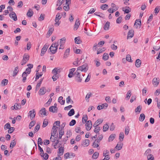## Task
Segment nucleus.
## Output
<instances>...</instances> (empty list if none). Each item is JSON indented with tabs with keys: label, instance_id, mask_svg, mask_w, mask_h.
Wrapping results in <instances>:
<instances>
[{
	"label": "nucleus",
	"instance_id": "37",
	"mask_svg": "<svg viewBox=\"0 0 160 160\" xmlns=\"http://www.w3.org/2000/svg\"><path fill=\"white\" fill-rule=\"evenodd\" d=\"M18 67H16V68H15L14 70L13 71V72L12 76L13 77H15L17 75V73H18Z\"/></svg>",
	"mask_w": 160,
	"mask_h": 160
},
{
	"label": "nucleus",
	"instance_id": "9",
	"mask_svg": "<svg viewBox=\"0 0 160 160\" xmlns=\"http://www.w3.org/2000/svg\"><path fill=\"white\" fill-rule=\"evenodd\" d=\"M108 106V104L105 103L102 104L101 105H99L97 107V109L98 110H100L102 109H106Z\"/></svg>",
	"mask_w": 160,
	"mask_h": 160
},
{
	"label": "nucleus",
	"instance_id": "30",
	"mask_svg": "<svg viewBox=\"0 0 160 160\" xmlns=\"http://www.w3.org/2000/svg\"><path fill=\"white\" fill-rule=\"evenodd\" d=\"M124 134L123 132H121L119 135V139L121 142L122 141L124 138Z\"/></svg>",
	"mask_w": 160,
	"mask_h": 160
},
{
	"label": "nucleus",
	"instance_id": "57",
	"mask_svg": "<svg viewBox=\"0 0 160 160\" xmlns=\"http://www.w3.org/2000/svg\"><path fill=\"white\" fill-rule=\"evenodd\" d=\"M8 80L7 79H3L1 82L2 84H3L4 86L6 85L8 83Z\"/></svg>",
	"mask_w": 160,
	"mask_h": 160
},
{
	"label": "nucleus",
	"instance_id": "28",
	"mask_svg": "<svg viewBox=\"0 0 160 160\" xmlns=\"http://www.w3.org/2000/svg\"><path fill=\"white\" fill-rule=\"evenodd\" d=\"M142 109V107L139 105L135 109V112L139 113L141 111Z\"/></svg>",
	"mask_w": 160,
	"mask_h": 160
},
{
	"label": "nucleus",
	"instance_id": "48",
	"mask_svg": "<svg viewBox=\"0 0 160 160\" xmlns=\"http://www.w3.org/2000/svg\"><path fill=\"white\" fill-rule=\"evenodd\" d=\"M48 124V120L47 119H45L43 122L42 127L45 128L47 126Z\"/></svg>",
	"mask_w": 160,
	"mask_h": 160
},
{
	"label": "nucleus",
	"instance_id": "49",
	"mask_svg": "<svg viewBox=\"0 0 160 160\" xmlns=\"http://www.w3.org/2000/svg\"><path fill=\"white\" fill-rule=\"evenodd\" d=\"M95 128L94 129V132L95 133H96L97 134H99V131H100V128L99 127H94Z\"/></svg>",
	"mask_w": 160,
	"mask_h": 160
},
{
	"label": "nucleus",
	"instance_id": "52",
	"mask_svg": "<svg viewBox=\"0 0 160 160\" xmlns=\"http://www.w3.org/2000/svg\"><path fill=\"white\" fill-rule=\"evenodd\" d=\"M129 128L128 126H127L125 127V133L126 135H128L129 131Z\"/></svg>",
	"mask_w": 160,
	"mask_h": 160
},
{
	"label": "nucleus",
	"instance_id": "2",
	"mask_svg": "<svg viewBox=\"0 0 160 160\" xmlns=\"http://www.w3.org/2000/svg\"><path fill=\"white\" fill-rule=\"evenodd\" d=\"M74 75H75V81L78 82H81L83 77L84 76L83 75L81 74L79 72L77 71L75 72Z\"/></svg>",
	"mask_w": 160,
	"mask_h": 160
},
{
	"label": "nucleus",
	"instance_id": "46",
	"mask_svg": "<svg viewBox=\"0 0 160 160\" xmlns=\"http://www.w3.org/2000/svg\"><path fill=\"white\" fill-rule=\"evenodd\" d=\"M61 18L60 15V13H58L56 15L55 21L56 22H57L58 20H59Z\"/></svg>",
	"mask_w": 160,
	"mask_h": 160
},
{
	"label": "nucleus",
	"instance_id": "53",
	"mask_svg": "<svg viewBox=\"0 0 160 160\" xmlns=\"http://www.w3.org/2000/svg\"><path fill=\"white\" fill-rule=\"evenodd\" d=\"M59 153L61 154H60L59 155H58V157H59L60 155H62L64 152V149H63V148L62 147H60L59 148Z\"/></svg>",
	"mask_w": 160,
	"mask_h": 160
},
{
	"label": "nucleus",
	"instance_id": "62",
	"mask_svg": "<svg viewBox=\"0 0 160 160\" xmlns=\"http://www.w3.org/2000/svg\"><path fill=\"white\" fill-rule=\"evenodd\" d=\"M108 7V5L107 4H103L101 6V9L104 10L106 8H107Z\"/></svg>",
	"mask_w": 160,
	"mask_h": 160
},
{
	"label": "nucleus",
	"instance_id": "59",
	"mask_svg": "<svg viewBox=\"0 0 160 160\" xmlns=\"http://www.w3.org/2000/svg\"><path fill=\"white\" fill-rule=\"evenodd\" d=\"M45 17V14H41L40 16L38 18V20L39 21H42L44 19Z\"/></svg>",
	"mask_w": 160,
	"mask_h": 160
},
{
	"label": "nucleus",
	"instance_id": "47",
	"mask_svg": "<svg viewBox=\"0 0 160 160\" xmlns=\"http://www.w3.org/2000/svg\"><path fill=\"white\" fill-rule=\"evenodd\" d=\"M109 128V127L108 124H104L103 126V131L104 132L108 130Z\"/></svg>",
	"mask_w": 160,
	"mask_h": 160
},
{
	"label": "nucleus",
	"instance_id": "55",
	"mask_svg": "<svg viewBox=\"0 0 160 160\" xmlns=\"http://www.w3.org/2000/svg\"><path fill=\"white\" fill-rule=\"evenodd\" d=\"M137 25L140 26L141 25V21L140 19H137L135 22L134 26H137Z\"/></svg>",
	"mask_w": 160,
	"mask_h": 160
},
{
	"label": "nucleus",
	"instance_id": "50",
	"mask_svg": "<svg viewBox=\"0 0 160 160\" xmlns=\"http://www.w3.org/2000/svg\"><path fill=\"white\" fill-rule=\"evenodd\" d=\"M88 116L87 115H84L82 118V122L83 123H85L88 120Z\"/></svg>",
	"mask_w": 160,
	"mask_h": 160
},
{
	"label": "nucleus",
	"instance_id": "26",
	"mask_svg": "<svg viewBox=\"0 0 160 160\" xmlns=\"http://www.w3.org/2000/svg\"><path fill=\"white\" fill-rule=\"evenodd\" d=\"M27 74L26 72H24L22 74V77L23 78L22 81L24 82H25L26 80V77L27 76Z\"/></svg>",
	"mask_w": 160,
	"mask_h": 160
},
{
	"label": "nucleus",
	"instance_id": "19",
	"mask_svg": "<svg viewBox=\"0 0 160 160\" xmlns=\"http://www.w3.org/2000/svg\"><path fill=\"white\" fill-rule=\"evenodd\" d=\"M89 144V140L88 139H86L82 142V145L83 147H87Z\"/></svg>",
	"mask_w": 160,
	"mask_h": 160
},
{
	"label": "nucleus",
	"instance_id": "3",
	"mask_svg": "<svg viewBox=\"0 0 160 160\" xmlns=\"http://www.w3.org/2000/svg\"><path fill=\"white\" fill-rule=\"evenodd\" d=\"M29 58V55L28 54H24L23 56V59L21 62L22 65H25L28 61Z\"/></svg>",
	"mask_w": 160,
	"mask_h": 160
},
{
	"label": "nucleus",
	"instance_id": "41",
	"mask_svg": "<svg viewBox=\"0 0 160 160\" xmlns=\"http://www.w3.org/2000/svg\"><path fill=\"white\" fill-rule=\"evenodd\" d=\"M15 107V110L20 109L21 108V106L20 104L18 103H16L14 105Z\"/></svg>",
	"mask_w": 160,
	"mask_h": 160
},
{
	"label": "nucleus",
	"instance_id": "29",
	"mask_svg": "<svg viewBox=\"0 0 160 160\" xmlns=\"http://www.w3.org/2000/svg\"><path fill=\"white\" fill-rule=\"evenodd\" d=\"M63 9L65 11H68L70 9L69 3H66L65 4L63 7Z\"/></svg>",
	"mask_w": 160,
	"mask_h": 160
},
{
	"label": "nucleus",
	"instance_id": "8",
	"mask_svg": "<svg viewBox=\"0 0 160 160\" xmlns=\"http://www.w3.org/2000/svg\"><path fill=\"white\" fill-rule=\"evenodd\" d=\"M29 116L30 117L31 120H32L34 118L35 116V111L34 109H33L32 111H30L28 113Z\"/></svg>",
	"mask_w": 160,
	"mask_h": 160
},
{
	"label": "nucleus",
	"instance_id": "20",
	"mask_svg": "<svg viewBox=\"0 0 160 160\" xmlns=\"http://www.w3.org/2000/svg\"><path fill=\"white\" fill-rule=\"evenodd\" d=\"M61 72V69L58 68H55L52 71V73L58 74Z\"/></svg>",
	"mask_w": 160,
	"mask_h": 160
},
{
	"label": "nucleus",
	"instance_id": "18",
	"mask_svg": "<svg viewBox=\"0 0 160 160\" xmlns=\"http://www.w3.org/2000/svg\"><path fill=\"white\" fill-rule=\"evenodd\" d=\"M57 109L58 108L56 106H52L50 107L49 108V111L52 112H56Z\"/></svg>",
	"mask_w": 160,
	"mask_h": 160
},
{
	"label": "nucleus",
	"instance_id": "21",
	"mask_svg": "<svg viewBox=\"0 0 160 160\" xmlns=\"http://www.w3.org/2000/svg\"><path fill=\"white\" fill-rule=\"evenodd\" d=\"M70 49L69 48H68L66 50L64 53L63 55V58H66L69 55Z\"/></svg>",
	"mask_w": 160,
	"mask_h": 160
},
{
	"label": "nucleus",
	"instance_id": "24",
	"mask_svg": "<svg viewBox=\"0 0 160 160\" xmlns=\"http://www.w3.org/2000/svg\"><path fill=\"white\" fill-rule=\"evenodd\" d=\"M135 66L137 68L139 67L141 65V61L139 59H137L135 61Z\"/></svg>",
	"mask_w": 160,
	"mask_h": 160
},
{
	"label": "nucleus",
	"instance_id": "12",
	"mask_svg": "<svg viewBox=\"0 0 160 160\" xmlns=\"http://www.w3.org/2000/svg\"><path fill=\"white\" fill-rule=\"evenodd\" d=\"M57 128L58 127H56V126L53 125L52 128V131L51 133V137H54V136H55V134L57 132L56 130V128Z\"/></svg>",
	"mask_w": 160,
	"mask_h": 160
},
{
	"label": "nucleus",
	"instance_id": "15",
	"mask_svg": "<svg viewBox=\"0 0 160 160\" xmlns=\"http://www.w3.org/2000/svg\"><path fill=\"white\" fill-rule=\"evenodd\" d=\"M80 24V23L79 22V19L78 18L77 19L74 25V30H76L77 29L79 26Z\"/></svg>",
	"mask_w": 160,
	"mask_h": 160
},
{
	"label": "nucleus",
	"instance_id": "17",
	"mask_svg": "<svg viewBox=\"0 0 160 160\" xmlns=\"http://www.w3.org/2000/svg\"><path fill=\"white\" fill-rule=\"evenodd\" d=\"M39 95H44L46 92V89L44 87H42L39 90Z\"/></svg>",
	"mask_w": 160,
	"mask_h": 160
},
{
	"label": "nucleus",
	"instance_id": "45",
	"mask_svg": "<svg viewBox=\"0 0 160 160\" xmlns=\"http://www.w3.org/2000/svg\"><path fill=\"white\" fill-rule=\"evenodd\" d=\"M99 156V153L98 152H95L92 156V158L93 159H96Z\"/></svg>",
	"mask_w": 160,
	"mask_h": 160
},
{
	"label": "nucleus",
	"instance_id": "25",
	"mask_svg": "<svg viewBox=\"0 0 160 160\" xmlns=\"http://www.w3.org/2000/svg\"><path fill=\"white\" fill-rule=\"evenodd\" d=\"M46 111L45 108H42L41 110L39 111V113L41 115H47L46 114Z\"/></svg>",
	"mask_w": 160,
	"mask_h": 160
},
{
	"label": "nucleus",
	"instance_id": "4",
	"mask_svg": "<svg viewBox=\"0 0 160 160\" xmlns=\"http://www.w3.org/2000/svg\"><path fill=\"white\" fill-rule=\"evenodd\" d=\"M88 68V65L86 63H85L82 66L79 67L78 68V70H80L82 72H86L87 71Z\"/></svg>",
	"mask_w": 160,
	"mask_h": 160
},
{
	"label": "nucleus",
	"instance_id": "56",
	"mask_svg": "<svg viewBox=\"0 0 160 160\" xmlns=\"http://www.w3.org/2000/svg\"><path fill=\"white\" fill-rule=\"evenodd\" d=\"M36 123V122L35 121H31L29 123V128L31 129V128L33 127L34 125Z\"/></svg>",
	"mask_w": 160,
	"mask_h": 160
},
{
	"label": "nucleus",
	"instance_id": "60",
	"mask_svg": "<svg viewBox=\"0 0 160 160\" xmlns=\"http://www.w3.org/2000/svg\"><path fill=\"white\" fill-rule=\"evenodd\" d=\"M91 95H92V93L91 92H89L87 94V95L86 96V97H85V99L86 100H88V102L89 101V99Z\"/></svg>",
	"mask_w": 160,
	"mask_h": 160
},
{
	"label": "nucleus",
	"instance_id": "10",
	"mask_svg": "<svg viewBox=\"0 0 160 160\" xmlns=\"http://www.w3.org/2000/svg\"><path fill=\"white\" fill-rule=\"evenodd\" d=\"M134 32L132 29L130 30L129 31L128 33L127 39L132 38L134 36Z\"/></svg>",
	"mask_w": 160,
	"mask_h": 160
},
{
	"label": "nucleus",
	"instance_id": "13",
	"mask_svg": "<svg viewBox=\"0 0 160 160\" xmlns=\"http://www.w3.org/2000/svg\"><path fill=\"white\" fill-rule=\"evenodd\" d=\"M103 121V120L101 119H98L96 121L94 124L93 125V127H98V126Z\"/></svg>",
	"mask_w": 160,
	"mask_h": 160
},
{
	"label": "nucleus",
	"instance_id": "1",
	"mask_svg": "<svg viewBox=\"0 0 160 160\" xmlns=\"http://www.w3.org/2000/svg\"><path fill=\"white\" fill-rule=\"evenodd\" d=\"M59 41H58L56 43L52 44L49 49V50H50L52 54H55L57 52L58 47L59 45Z\"/></svg>",
	"mask_w": 160,
	"mask_h": 160
},
{
	"label": "nucleus",
	"instance_id": "63",
	"mask_svg": "<svg viewBox=\"0 0 160 160\" xmlns=\"http://www.w3.org/2000/svg\"><path fill=\"white\" fill-rule=\"evenodd\" d=\"M126 59L127 61H128L129 62H132V60H131V56L129 54L127 55L126 57Z\"/></svg>",
	"mask_w": 160,
	"mask_h": 160
},
{
	"label": "nucleus",
	"instance_id": "58",
	"mask_svg": "<svg viewBox=\"0 0 160 160\" xmlns=\"http://www.w3.org/2000/svg\"><path fill=\"white\" fill-rule=\"evenodd\" d=\"M94 14L97 16H99L100 17H103L104 15L100 12H95Z\"/></svg>",
	"mask_w": 160,
	"mask_h": 160
},
{
	"label": "nucleus",
	"instance_id": "23",
	"mask_svg": "<svg viewBox=\"0 0 160 160\" xmlns=\"http://www.w3.org/2000/svg\"><path fill=\"white\" fill-rule=\"evenodd\" d=\"M125 8H126L125 10H124V8H122V10L125 13L128 14L129 12L131 11V9L129 7L126 6L125 7Z\"/></svg>",
	"mask_w": 160,
	"mask_h": 160
},
{
	"label": "nucleus",
	"instance_id": "6",
	"mask_svg": "<svg viewBox=\"0 0 160 160\" xmlns=\"http://www.w3.org/2000/svg\"><path fill=\"white\" fill-rule=\"evenodd\" d=\"M86 129L88 131H89L92 127V122L91 120H88L87 121L85 124Z\"/></svg>",
	"mask_w": 160,
	"mask_h": 160
},
{
	"label": "nucleus",
	"instance_id": "64",
	"mask_svg": "<svg viewBox=\"0 0 160 160\" xmlns=\"http://www.w3.org/2000/svg\"><path fill=\"white\" fill-rule=\"evenodd\" d=\"M11 127L10 124L8 122L5 124L4 126V128L6 129V128L9 129Z\"/></svg>",
	"mask_w": 160,
	"mask_h": 160
},
{
	"label": "nucleus",
	"instance_id": "39",
	"mask_svg": "<svg viewBox=\"0 0 160 160\" xmlns=\"http://www.w3.org/2000/svg\"><path fill=\"white\" fill-rule=\"evenodd\" d=\"M66 102L68 103H70L71 104H73L74 103L73 101L71 99L70 97L68 96L66 98Z\"/></svg>",
	"mask_w": 160,
	"mask_h": 160
},
{
	"label": "nucleus",
	"instance_id": "5",
	"mask_svg": "<svg viewBox=\"0 0 160 160\" xmlns=\"http://www.w3.org/2000/svg\"><path fill=\"white\" fill-rule=\"evenodd\" d=\"M159 82V78H155L152 80V83L154 87H157L158 85Z\"/></svg>",
	"mask_w": 160,
	"mask_h": 160
},
{
	"label": "nucleus",
	"instance_id": "22",
	"mask_svg": "<svg viewBox=\"0 0 160 160\" xmlns=\"http://www.w3.org/2000/svg\"><path fill=\"white\" fill-rule=\"evenodd\" d=\"M33 14V12L32 11V9L30 8L29 9L27 13V15L28 17H31L32 16Z\"/></svg>",
	"mask_w": 160,
	"mask_h": 160
},
{
	"label": "nucleus",
	"instance_id": "36",
	"mask_svg": "<svg viewBox=\"0 0 160 160\" xmlns=\"http://www.w3.org/2000/svg\"><path fill=\"white\" fill-rule=\"evenodd\" d=\"M62 99L63 97L62 96H60L59 97L58 99V102H59L61 105H63L65 103V100H62Z\"/></svg>",
	"mask_w": 160,
	"mask_h": 160
},
{
	"label": "nucleus",
	"instance_id": "34",
	"mask_svg": "<svg viewBox=\"0 0 160 160\" xmlns=\"http://www.w3.org/2000/svg\"><path fill=\"white\" fill-rule=\"evenodd\" d=\"M115 137V135L112 134H111L108 138V141L110 142L113 141Z\"/></svg>",
	"mask_w": 160,
	"mask_h": 160
},
{
	"label": "nucleus",
	"instance_id": "11",
	"mask_svg": "<svg viewBox=\"0 0 160 160\" xmlns=\"http://www.w3.org/2000/svg\"><path fill=\"white\" fill-rule=\"evenodd\" d=\"M10 17L12 18L13 20L16 21L17 20V17L16 14L14 12H12L11 13L9 14Z\"/></svg>",
	"mask_w": 160,
	"mask_h": 160
},
{
	"label": "nucleus",
	"instance_id": "33",
	"mask_svg": "<svg viewBox=\"0 0 160 160\" xmlns=\"http://www.w3.org/2000/svg\"><path fill=\"white\" fill-rule=\"evenodd\" d=\"M74 40L75 43L76 44H80L82 42V41L79 37L75 38L74 39Z\"/></svg>",
	"mask_w": 160,
	"mask_h": 160
},
{
	"label": "nucleus",
	"instance_id": "51",
	"mask_svg": "<svg viewBox=\"0 0 160 160\" xmlns=\"http://www.w3.org/2000/svg\"><path fill=\"white\" fill-rule=\"evenodd\" d=\"M147 156V158L148 160H154V158L153 156L151 154H148Z\"/></svg>",
	"mask_w": 160,
	"mask_h": 160
},
{
	"label": "nucleus",
	"instance_id": "40",
	"mask_svg": "<svg viewBox=\"0 0 160 160\" xmlns=\"http://www.w3.org/2000/svg\"><path fill=\"white\" fill-rule=\"evenodd\" d=\"M109 58V55L108 53H104L102 57V59L105 60L106 61Z\"/></svg>",
	"mask_w": 160,
	"mask_h": 160
},
{
	"label": "nucleus",
	"instance_id": "38",
	"mask_svg": "<svg viewBox=\"0 0 160 160\" xmlns=\"http://www.w3.org/2000/svg\"><path fill=\"white\" fill-rule=\"evenodd\" d=\"M160 10V7L159 6H157L155 8L154 10L155 15H157V14L159 12Z\"/></svg>",
	"mask_w": 160,
	"mask_h": 160
},
{
	"label": "nucleus",
	"instance_id": "32",
	"mask_svg": "<svg viewBox=\"0 0 160 160\" xmlns=\"http://www.w3.org/2000/svg\"><path fill=\"white\" fill-rule=\"evenodd\" d=\"M110 22H107L104 25V29L105 30H107L108 29L110 26Z\"/></svg>",
	"mask_w": 160,
	"mask_h": 160
},
{
	"label": "nucleus",
	"instance_id": "27",
	"mask_svg": "<svg viewBox=\"0 0 160 160\" xmlns=\"http://www.w3.org/2000/svg\"><path fill=\"white\" fill-rule=\"evenodd\" d=\"M43 80V78L41 79H40L39 82L37 83L36 88V90H38L39 88L41 86V85L42 83Z\"/></svg>",
	"mask_w": 160,
	"mask_h": 160
},
{
	"label": "nucleus",
	"instance_id": "14",
	"mask_svg": "<svg viewBox=\"0 0 160 160\" xmlns=\"http://www.w3.org/2000/svg\"><path fill=\"white\" fill-rule=\"evenodd\" d=\"M54 30V27L53 25H52L50 26L48 31L47 33V35H48L49 37L52 33Z\"/></svg>",
	"mask_w": 160,
	"mask_h": 160
},
{
	"label": "nucleus",
	"instance_id": "7",
	"mask_svg": "<svg viewBox=\"0 0 160 160\" xmlns=\"http://www.w3.org/2000/svg\"><path fill=\"white\" fill-rule=\"evenodd\" d=\"M48 48V45L45 44L43 46V47L41 50V56H43L46 51H47Z\"/></svg>",
	"mask_w": 160,
	"mask_h": 160
},
{
	"label": "nucleus",
	"instance_id": "61",
	"mask_svg": "<svg viewBox=\"0 0 160 160\" xmlns=\"http://www.w3.org/2000/svg\"><path fill=\"white\" fill-rule=\"evenodd\" d=\"M76 123V121L72 119V121L70 122L69 123V125L70 126H72L75 124Z\"/></svg>",
	"mask_w": 160,
	"mask_h": 160
},
{
	"label": "nucleus",
	"instance_id": "44",
	"mask_svg": "<svg viewBox=\"0 0 160 160\" xmlns=\"http://www.w3.org/2000/svg\"><path fill=\"white\" fill-rule=\"evenodd\" d=\"M38 71H37V73H36V78H35V81H36L37 79H38L40 77H41L42 75V72L39 74L38 72Z\"/></svg>",
	"mask_w": 160,
	"mask_h": 160
},
{
	"label": "nucleus",
	"instance_id": "43",
	"mask_svg": "<svg viewBox=\"0 0 160 160\" xmlns=\"http://www.w3.org/2000/svg\"><path fill=\"white\" fill-rule=\"evenodd\" d=\"M75 113L74 110L73 109H71L68 112V115L69 116H71L73 115Z\"/></svg>",
	"mask_w": 160,
	"mask_h": 160
},
{
	"label": "nucleus",
	"instance_id": "35",
	"mask_svg": "<svg viewBox=\"0 0 160 160\" xmlns=\"http://www.w3.org/2000/svg\"><path fill=\"white\" fill-rule=\"evenodd\" d=\"M131 91L129 90V91H128L127 94L125 98L126 100H129L131 95Z\"/></svg>",
	"mask_w": 160,
	"mask_h": 160
},
{
	"label": "nucleus",
	"instance_id": "16",
	"mask_svg": "<svg viewBox=\"0 0 160 160\" xmlns=\"http://www.w3.org/2000/svg\"><path fill=\"white\" fill-rule=\"evenodd\" d=\"M123 144L121 142H118L116 146L115 147V149H116L118 150H119L121 149L122 148Z\"/></svg>",
	"mask_w": 160,
	"mask_h": 160
},
{
	"label": "nucleus",
	"instance_id": "42",
	"mask_svg": "<svg viewBox=\"0 0 160 160\" xmlns=\"http://www.w3.org/2000/svg\"><path fill=\"white\" fill-rule=\"evenodd\" d=\"M64 134V131L62 130V129L59 130V137L58 138L59 139H61L62 138V136Z\"/></svg>",
	"mask_w": 160,
	"mask_h": 160
},
{
	"label": "nucleus",
	"instance_id": "31",
	"mask_svg": "<svg viewBox=\"0 0 160 160\" xmlns=\"http://www.w3.org/2000/svg\"><path fill=\"white\" fill-rule=\"evenodd\" d=\"M145 116L144 114L143 113H142L140 115L139 120L140 121L142 122L145 119Z\"/></svg>",
	"mask_w": 160,
	"mask_h": 160
},
{
	"label": "nucleus",
	"instance_id": "54",
	"mask_svg": "<svg viewBox=\"0 0 160 160\" xmlns=\"http://www.w3.org/2000/svg\"><path fill=\"white\" fill-rule=\"evenodd\" d=\"M16 142L15 141V140H12L10 143V148H11V147L12 148H13V147H14L15 145H16Z\"/></svg>",
	"mask_w": 160,
	"mask_h": 160
}]
</instances>
